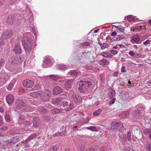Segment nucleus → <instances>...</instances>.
<instances>
[{
  "instance_id": "f257e3e1",
  "label": "nucleus",
  "mask_w": 151,
  "mask_h": 151,
  "mask_svg": "<svg viewBox=\"0 0 151 151\" xmlns=\"http://www.w3.org/2000/svg\"><path fill=\"white\" fill-rule=\"evenodd\" d=\"M22 42L26 52H29L32 47V41L29 38L24 37L22 38Z\"/></svg>"
},
{
  "instance_id": "f03ea898",
  "label": "nucleus",
  "mask_w": 151,
  "mask_h": 151,
  "mask_svg": "<svg viewBox=\"0 0 151 151\" xmlns=\"http://www.w3.org/2000/svg\"><path fill=\"white\" fill-rule=\"evenodd\" d=\"M52 103L53 104L57 105L58 106L63 107L66 106L68 103L67 102L63 101L60 97L53 99Z\"/></svg>"
},
{
  "instance_id": "7ed1b4c3",
  "label": "nucleus",
  "mask_w": 151,
  "mask_h": 151,
  "mask_svg": "<svg viewBox=\"0 0 151 151\" xmlns=\"http://www.w3.org/2000/svg\"><path fill=\"white\" fill-rule=\"evenodd\" d=\"M91 85V83L90 81H85L81 82V83L79 84V90L81 92L84 93Z\"/></svg>"
},
{
  "instance_id": "20e7f679",
  "label": "nucleus",
  "mask_w": 151,
  "mask_h": 151,
  "mask_svg": "<svg viewBox=\"0 0 151 151\" xmlns=\"http://www.w3.org/2000/svg\"><path fill=\"white\" fill-rule=\"evenodd\" d=\"M51 92L49 90H45L42 93L40 96V99L43 101H45L49 100L51 95Z\"/></svg>"
},
{
  "instance_id": "39448f33",
  "label": "nucleus",
  "mask_w": 151,
  "mask_h": 151,
  "mask_svg": "<svg viewBox=\"0 0 151 151\" xmlns=\"http://www.w3.org/2000/svg\"><path fill=\"white\" fill-rule=\"evenodd\" d=\"M13 33L11 29L7 30L4 31L2 35L0 40H3L6 39L9 37H12L13 35Z\"/></svg>"
},
{
  "instance_id": "423d86ee",
  "label": "nucleus",
  "mask_w": 151,
  "mask_h": 151,
  "mask_svg": "<svg viewBox=\"0 0 151 151\" xmlns=\"http://www.w3.org/2000/svg\"><path fill=\"white\" fill-rule=\"evenodd\" d=\"M52 60V58L51 57L46 56L42 63V67L46 68L50 67Z\"/></svg>"
},
{
  "instance_id": "0eeeda50",
  "label": "nucleus",
  "mask_w": 151,
  "mask_h": 151,
  "mask_svg": "<svg viewBox=\"0 0 151 151\" xmlns=\"http://www.w3.org/2000/svg\"><path fill=\"white\" fill-rule=\"evenodd\" d=\"M24 86L27 88H31L34 85V82L29 79H26L22 82Z\"/></svg>"
},
{
  "instance_id": "6e6552de",
  "label": "nucleus",
  "mask_w": 151,
  "mask_h": 151,
  "mask_svg": "<svg viewBox=\"0 0 151 151\" xmlns=\"http://www.w3.org/2000/svg\"><path fill=\"white\" fill-rule=\"evenodd\" d=\"M72 99L75 104L77 105L80 104L82 101V98L78 95H73L72 96Z\"/></svg>"
},
{
  "instance_id": "1a4fd4ad",
  "label": "nucleus",
  "mask_w": 151,
  "mask_h": 151,
  "mask_svg": "<svg viewBox=\"0 0 151 151\" xmlns=\"http://www.w3.org/2000/svg\"><path fill=\"white\" fill-rule=\"evenodd\" d=\"M6 101L9 104H11L14 102V97L12 94H8L6 98Z\"/></svg>"
},
{
  "instance_id": "9d476101",
  "label": "nucleus",
  "mask_w": 151,
  "mask_h": 151,
  "mask_svg": "<svg viewBox=\"0 0 151 151\" xmlns=\"http://www.w3.org/2000/svg\"><path fill=\"white\" fill-rule=\"evenodd\" d=\"M63 91L62 88L59 86H56L53 89V94L54 95H58L61 93Z\"/></svg>"
},
{
  "instance_id": "9b49d317",
  "label": "nucleus",
  "mask_w": 151,
  "mask_h": 151,
  "mask_svg": "<svg viewBox=\"0 0 151 151\" xmlns=\"http://www.w3.org/2000/svg\"><path fill=\"white\" fill-rule=\"evenodd\" d=\"M120 125V124L114 121L112 122L111 125V129L113 131H115L116 130H117V128Z\"/></svg>"
},
{
  "instance_id": "f8f14e48",
  "label": "nucleus",
  "mask_w": 151,
  "mask_h": 151,
  "mask_svg": "<svg viewBox=\"0 0 151 151\" xmlns=\"http://www.w3.org/2000/svg\"><path fill=\"white\" fill-rule=\"evenodd\" d=\"M18 138L16 137H14L12 139L6 141V142L8 145H13L18 142Z\"/></svg>"
},
{
  "instance_id": "ddd939ff",
  "label": "nucleus",
  "mask_w": 151,
  "mask_h": 151,
  "mask_svg": "<svg viewBox=\"0 0 151 151\" xmlns=\"http://www.w3.org/2000/svg\"><path fill=\"white\" fill-rule=\"evenodd\" d=\"M84 114L82 112H81L78 114H76L74 115V117L76 118V123L78 124L80 122L77 121H81V119L82 118V116H83Z\"/></svg>"
},
{
  "instance_id": "4468645a",
  "label": "nucleus",
  "mask_w": 151,
  "mask_h": 151,
  "mask_svg": "<svg viewBox=\"0 0 151 151\" xmlns=\"http://www.w3.org/2000/svg\"><path fill=\"white\" fill-rule=\"evenodd\" d=\"M15 19L13 16L10 15L8 16L7 18V23L10 24H12L14 23Z\"/></svg>"
},
{
  "instance_id": "2eb2a0df",
  "label": "nucleus",
  "mask_w": 151,
  "mask_h": 151,
  "mask_svg": "<svg viewBox=\"0 0 151 151\" xmlns=\"http://www.w3.org/2000/svg\"><path fill=\"white\" fill-rule=\"evenodd\" d=\"M50 78L53 81H57L59 79H63V77L59 75H52L49 76Z\"/></svg>"
},
{
  "instance_id": "dca6fc26",
  "label": "nucleus",
  "mask_w": 151,
  "mask_h": 151,
  "mask_svg": "<svg viewBox=\"0 0 151 151\" xmlns=\"http://www.w3.org/2000/svg\"><path fill=\"white\" fill-rule=\"evenodd\" d=\"M41 92L40 91H35L30 93V95L33 98H38L40 97Z\"/></svg>"
},
{
  "instance_id": "f3484780",
  "label": "nucleus",
  "mask_w": 151,
  "mask_h": 151,
  "mask_svg": "<svg viewBox=\"0 0 151 151\" xmlns=\"http://www.w3.org/2000/svg\"><path fill=\"white\" fill-rule=\"evenodd\" d=\"M78 73L77 71L74 70L70 71L68 73V75L72 77H76L77 76Z\"/></svg>"
},
{
  "instance_id": "a211bd4d",
  "label": "nucleus",
  "mask_w": 151,
  "mask_h": 151,
  "mask_svg": "<svg viewBox=\"0 0 151 151\" xmlns=\"http://www.w3.org/2000/svg\"><path fill=\"white\" fill-rule=\"evenodd\" d=\"M124 37L123 36V35H118L112 38L111 40L114 41L119 40L121 39H122Z\"/></svg>"
},
{
  "instance_id": "6ab92c4d",
  "label": "nucleus",
  "mask_w": 151,
  "mask_h": 151,
  "mask_svg": "<svg viewBox=\"0 0 151 151\" xmlns=\"http://www.w3.org/2000/svg\"><path fill=\"white\" fill-rule=\"evenodd\" d=\"M73 80H67L65 83V87L66 88H69L71 86V84Z\"/></svg>"
},
{
  "instance_id": "aec40b11",
  "label": "nucleus",
  "mask_w": 151,
  "mask_h": 151,
  "mask_svg": "<svg viewBox=\"0 0 151 151\" xmlns=\"http://www.w3.org/2000/svg\"><path fill=\"white\" fill-rule=\"evenodd\" d=\"M7 112L5 113L4 117L6 121L7 122H9L12 121V118L10 115L8 114H6Z\"/></svg>"
},
{
  "instance_id": "412c9836",
  "label": "nucleus",
  "mask_w": 151,
  "mask_h": 151,
  "mask_svg": "<svg viewBox=\"0 0 151 151\" xmlns=\"http://www.w3.org/2000/svg\"><path fill=\"white\" fill-rule=\"evenodd\" d=\"M62 109H60L59 108H55L51 110V113L54 115H55L57 113L63 111Z\"/></svg>"
},
{
  "instance_id": "4be33fe9",
  "label": "nucleus",
  "mask_w": 151,
  "mask_h": 151,
  "mask_svg": "<svg viewBox=\"0 0 151 151\" xmlns=\"http://www.w3.org/2000/svg\"><path fill=\"white\" fill-rule=\"evenodd\" d=\"M124 27H119L116 29V31L118 32V33H122L123 34V35L124 34Z\"/></svg>"
},
{
  "instance_id": "5701e85b",
  "label": "nucleus",
  "mask_w": 151,
  "mask_h": 151,
  "mask_svg": "<svg viewBox=\"0 0 151 151\" xmlns=\"http://www.w3.org/2000/svg\"><path fill=\"white\" fill-rule=\"evenodd\" d=\"M100 63L101 65L104 66L108 65L109 62L106 60L102 59L100 61Z\"/></svg>"
},
{
  "instance_id": "b1692460",
  "label": "nucleus",
  "mask_w": 151,
  "mask_h": 151,
  "mask_svg": "<svg viewBox=\"0 0 151 151\" xmlns=\"http://www.w3.org/2000/svg\"><path fill=\"white\" fill-rule=\"evenodd\" d=\"M129 114V112L127 111L122 112L120 115V116L122 117H125L128 116Z\"/></svg>"
},
{
  "instance_id": "393cba45",
  "label": "nucleus",
  "mask_w": 151,
  "mask_h": 151,
  "mask_svg": "<svg viewBox=\"0 0 151 151\" xmlns=\"http://www.w3.org/2000/svg\"><path fill=\"white\" fill-rule=\"evenodd\" d=\"M67 66L63 65H58L57 68L59 70H65L67 69Z\"/></svg>"
},
{
  "instance_id": "a878e982",
  "label": "nucleus",
  "mask_w": 151,
  "mask_h": 151,
  "mask_svg": "<svg viewBox=\"0 0 151 151\" xmlns=\"http://www.w3.org/2000/svg\"><path fill=\"white\" fill-rule=\"evenodd\" d=\"M151 133V129H146L143 131V134L146 136H148Z\"/></svg>"
},
{
  "instance_id": "bb28decb",
  "label": "nucleus",
  "mask_w": 151,
  "mask_h": 151,
  "mask_svg": "<svg viewBox=\"0 0 151 151\" xmlns=\"http://www.w3.org/2000/svg\"><path fill=\"white\" fill-rule=\"evenodd\" d=\"M19 46L17 44L15 45V46L13 49V51H14L15 54L16 55H18V53H19Z\"/></svg>"
},
{
  "instance_id": "cd10ccee",
  "label": "nucleus",
  "mask_w": 151,
  "mask_h": 151,
  "mask_svg": "<svg viewBox=\"0 0 151 151\" xmlns=\"http://www.w3.org/2000/svg\"><path fill=\"white\" fill-rule=\"evenodd\" d=\"M127 17V20L129 22H131L135 20V17L133 16L132 15H128Z\"/></svg>"
},
{
  "instance_id": "c85d7f7f",
  "label": "nucleus",
  "mask_w": 151,
  "mask_h": 151,
  "mask_svg": "<svg viewBox=\"0 0 151 151\" xmlns=\"http://www.w3.org/2000/svg\"><path fill=\"white\" fill-rule=\"evenodd\" d=\"M102 56L104 57L107 58H111V55L110 53L107 52H103L101 53Z\"/></svg>"
},
{
  "instance_id": "c756f323",
  "label": "nucleus",
  "mask_w": 151,
  "mask_h": 151,
  "mask_svg": "<svg viewBox=\"0 0 151 151\" xmlns=\"http://www.w3.org/2000/svg\"><path fill=\"white\" fill-rule=\"evenodd\" d=\"M8 127L7 126H4L0 128V132H4L8 129Z\"/></svg>"
},
{
  "instance_id": "7c9ffc66",
  "label": "nucleus",
  "mask_w": 151,
  "mask_h": 151,
  "mask_svg": "<svg viewBox=\"0 0 151 151\" xmlns=\"http://www.w3.org/2000/svg\"><path fill=\"white\" fill-rule=\"evenodd\" d=\"M133 40L136 42H137L140 40V38L137 35H136L133 36Z\"/></svg>"
},
{
  "instance_id": "2f4dec72",
  "label": "nucleus",
  "mask_w": 151,
  "mask_h": 151,
  "mask_svg": "<svg viewBox=\"0 0 151 151\" xmlns=\"http://www.w3.org/2000/svg\"><path fill=\"white\" fill-rule=\"evenodd\" d=\"M101 112L102 110L101 109H98L93 112V115L98 116V115L100 114L101 113Z\"/></svg>"
},
{
  "instance_id": "473e14b6",
  "label": "nucleus",
  "mask_w": 151,
  "mask_h": 151,
  "mask_svg": "<svg viewBox=\"0 0 151 151\" xmlns=\"http://www.w3.org/2000/svg\"><path fill=\"white\" fill-rule=\"evenodd\" d=\"M127 138L129 142H131L132 139H131V132L130 131H129L127 134Z\"/></svg>"
},
{
  "instance_id": "72a5a7b5",
  "label": "nucleus",
  "mask_w": 151,
  "mask_h": 151,
  "mask_svg": "<svg viewBox=\"0 0 151 151\" xmlns=\"http://www.w3.org/2000/svg\"><path fill=\"white\" fill-rule=\"evenodd\" d=\"M39 111L41 114H45L47 112V109L44 108H40L39 109Z\"/></svg>"
},
{
  "instance_id": "f704fd0d",
  "label": "nucleus",
  "mask_w": 151,
  "mask_h": 151,
  "mask_svg": "<svg viewBox=\"0 0 151 151\" xmlns=\"http://www.w3.org/2000/svg\"><path fill=\"white\" fill-rule=\"evenodd\" d=\"M14 85V83L13 82H11L8 85L7 87V89L9 90H12L13 87Z\"/></svg>"
},
{
  "instance_id": "c9c22d12",
  "label": "nucleus",
  "mask_w": 151,
  "mask_h": 151,
  "mask_svg": "<svg viewBox=\"0 0 151 151\" xmlns=\"http://www.w3.org/2000/svg\"><path fill=\"white\" fill-rule=\"evenodd\" d=\"M5 64L4 60L3 59H1L0 60V69L4 66Z\"/></svg>"
},
{
  "instance_id": "e433bc0d",
  "label": "nucleus",
  "mask_w": 151,
  "mask_h": 151,
  "mask_svg": "<svg viewBox=\"0 0 151 151\" xmlns=\"http://www.w3.org/2000/svg\"><path fill=\"white\" fill-rule=\"evenodd\" d=\"M19 105H20L21 103H22L21 105L22 106H19V109H23V108L24 109L25 106V104L24 103L23 101L21 100H19Z\"/></svg>"
},
{
  "instance_id": "4c0bfd02",
  "label": "nucleus",
  "mask_w": 151,
  "mask_h": 151,
  "mask_svg": "<svg viewBox=\"0 0 151 151\" xmlns=\"http://www.w3.org/2000/svg\"><path fill=\"white\" fill-rule=\"evenodd\" d=\"M146 26H137L136 27V28L138 30L141 29H145Z\"/></svg>"
},
{
  "instance_id": "58836bf2",
  "label": "nucleus",
  "mask_w": 151,
  "mask_h": 151,
  "mask_svg": "<svg viewBox=\"0 0 151 151\" xmlns=\"http://www.w3.org/2000/svg\"><path fill=\"white\" fill-rule=\"evenodd\" d=\"M86 128L88 130H90L92 131H96V127L93 126H90L88 127H87Z\"/></svg>"
},
{
  "instance_id": "ea45409f",
  "label": "nucleus",
  "mask_w": 151,
  "mask_h": 151,
  "mask_svg": "<svg viewBox=\"0 0 151 151\" xmlns=\"http://www.w3.org/2000/svg\"><path fill=\"white\" fill-rule=\"evenodd\" d=\"M109 94L111 95V96H114L116 94L115 91L113 89H111L109 92Z\"/></svg>"
},
{
  "instance_id": "a19ab883",
  "label": "nucleus",
  "mask_w": 151,
  "mask_h": 151,
  "mask_svg": "<svg viewBox=\"0 0 151 151\" xmlns=\"http://www.w3.org/2000/svg\"><path fill=\"white\" fill-rule=\"evenodd\" d=\"M66 134V133L65 132H58L54 134L57 136H63L65 135Z\"/></svg>"
},
{
  "instance_id": "79ce46f5",
  "label": "nucleus",
  "mask_w": 151,
  "mask_h": 151,
  "mask_svg": "<svg viewBox=\"0 0 151 151\" xmlns=\"http://www.w3.org/2000/svg\"><path fill=\"white\" fill-rule=\"evenodd\" d=\"M74 107L73 105V104H71L69 105L68 107L67 108H65V110L66 111H69Z\"/></svg>"
},
{
  "instance_id": "37998d69",
  "label": "nucleus",
  "mask_w": 151,
  "mask_h": 151,
  "mask_svg": "<svg viewBox=\"0 0 151 151\" xmlns=\"http://www.w3.org/2000/svg\"><path fill=\"white\" fill-rule=\"evenodd\" d=\"M50 151H57V148L56 146H54L50 148Z\"/></svg>"
},
{
  "instance_id": "c03bdc74",
  "label": "nucleus",
  "mask_w": 151,
  "mask_h": 151,
  "mask_svg": "<svg viewBox=\"0 0 151 151\" xmlns=\"http://www.w3.org/2000/svg\"><path fill=\"white\" fill-rule=\"evenodd\" d=\"M133 114L134 115H136L137 114V115L138 114L139 115V114L140 113V111L139 110H134L133 112Z\"/></svg>"
},
{
  "instance_id": "a18cd8bd",
  "label": "nucleus",
  "mask_w": 151,
  "mask_h": 151,
  "mask_svg": "<svg viewBox=\"0 0 151 151\" xmlns=\"http://www.w3.org/2000/svg\"><path fill=\"white\" fill-rule=\"evenodd\" d=\"M19 1H18V0H16V1H13L12 0H11L9 1V3L11 4H15V5H16V4H17L16 3H17V4H18ZM15 6L16 7L18 6H17V5H15Z\"/></svg>"
},
{
  "instance_id": "49530a36",
  "label": "nucleus",
  "mask_w": 151,
  "mask_h": 151,
  "mask_svg": "<svg viewBox=\"0 0 151 151\" xmlns=\"http://www.w3.org/2000/svg\"><path fill=\"white\" fill-rule=\"evenodd\" d=\"M108 47V45L106 43H103L101 45V47L102 49H104Z\"/></svg>"
},
{
  "instance_id": "de8ad7c7",
  "label": "nucleus",
  "mask_w": 151,
  "mask_h": 151,
  "mask_svg": "<svg viewBox=\"0 0 151 151\" xmlns=\"http://www.w3.org/2000/svg\"><path fill=\"white\" fill-rule=\"evenodd\" d=\"M31 32H33V33L35 35V36L36 37V36L37 35V32L36 30V29L34 28H32L31 29Z\"/></svg>"
},
{
  "instance_id": "09e8293b",
  "label": "nucleus",
  "mask_w": 151,
  "mask_h": 151,
  "mask_svg": "<svg viewBox=\"0 0 151 151\" xmlns=\"http://www.w3.org/2000/svg\"><path fill=\"white\" fill-rule=\"evenodd\" d=\"M136 107L137 108H139V107L141 108L142 110H144L145 109L144 107L142 105L140 104V105H137Z\"/></svg>"
},
{
  "instance_id": "8fccbe9b",
  "label": "nucleus",
  "mask_w": 151,
  "mask_h": 151,
  "mask_svg": "<svg viewBox=\"0 0 151 151\" xmlns=\"http://www.w3.org/2000/svg\"><path fill=\"white\" fill-rule=\"evenodd\" d=\"M139 127L136 126H134L133 128V129L134 130L136 129V130L137 131L139 130V133L140 134L141 131L139 130Z\"/></svg>"
},
{
  "instance_id": "3c124183",
  "label": "nucleus",
  "mask_w": 151,
  "mask_h": 151,
  "mask_svg": "<svg viewBox=\"0 0 151 151\" xmlns=\"http://www.w3.org/2000/svg\"><path fill=\"white\" fill-rule=\"evenodd\" d=\"M118 51L117 50H112L111 51V54H114V55H115L117 53Z\"/></svg>"
},
{
  "instance_id": "603ef678",
  "label": "nucleus",
  "mask_w": 151,
  "mask_h": 151,
  "mask_svg": "<svg viewBox=\"0 0 151 151\" xmlns=\"http://www.w3.org/2000/svg\"><path fill=\"white\" fill-rule=\"evenodd\" d=\"M150 40H147L143 42V44L144 45H147L150 44Z\"/></svg>"
},
{
  "instance_id": "864d4df0",
  "label": "nucleus",
  "mask_w": 151,
  "mask_h": 151,
  "mask_svg": "<svg viewBox=\"0 0 151 151\" xmlns=\"http://www.w3.org/2000/svg\"><path fill=\"white\" fill-rule=\"evenodd\" d=\"M89 120H90L89 118L88 117H87L84 121V124L88 123V122L89 121Z\"/></svg>"
},
{
  "instance_id": "5fc2aeb1",
  "label": "nucleus",
  "mask_w": 151,
  "mask_h": 151,
  "mask_svg": "<svg viewBox=\"0 0 151 151\" xmlns=\"http://www.w3.org/2000/svg\"><path fill=\"white\" fill-rule=\"evenodd\" d=\"M129 54L132 56H134L135 55L134 53L132 51H130L129 52Z\"/></svg>"
},
{
  "instance_id": "6e6d98bb",
  "label": "nucleus",
  "mask_w": 151,
  "mask_h": 151,
  "mask_svg": "<svg viewBox=\"0 0 151 151\" xmlns=\"http://www.w3.org/2000/svg\"><path fill=\"white\" fill-rule=\"evenodd\" d=\"M36 135L35 134H32L30 135V136L29 137V139H33L36 137Z\"/></svg>"
},
{
  "instance_id": "4d7b16f0",
  "label": "nucleus",
  "mask_w": 151,
  "mask_h": 151,
  "mask_svg": "<svg viewBox=\"0 0 151 151\" xmlns=\"http://www.w3.org/2000/svg\"><path fill=\"white\" fill-rule=\"evenodd\" d=\"M117 32L116 31H114L111 34V35L112 36H116V35Z\"/></svg>"
},
{
  "instance_id": "13d9d810",
  "label": "nucleus",
  "mask_w": 151,
  "mask_h": 151,
  "mask_svg": "<svg viewBox=\"0 0 151 151\" xmlns=\"http://www.w3.org/2000/svg\"><path fill=\"white\" fill-rule=\"evenodd\" d=\"M115 101V99L114 98L113 99L111 100L110 102V104H112L114 103Z\"/></svg>"
},
{
  "instance_id": "bf43d9fd",
  "label": "nucleus",
  "mask_w": 151,
  "mask_h": 151,
  "mask_svg": "<svg viewBox=\"0 0 151 151\" xmlns=\"http://www.w3.org/2000/svg\"><path fill=\"white\" fill-rule=\"evenodd\" d=\"M125 68L124 66H122L121 68V72L122 73L125 72Z\"/></svg>"
},
{
  "instance_id": "052dcab7",
  "label": "nucleus",
  "mask_w": 151,
  "mask_h": 151,
  "mask_svg": "<svg viewBox=\"0 0 151 151\" xmlns=\"http://www.w3.org/2000/svg\"><path fill=\"white\" fill-rule=\"evenodd\" d=\"M18 60V59H17V61H16L15 59H14V61H13L12 62V63L13 64H16L17 63H18V61L17 60Z\"/></svg>"
},
{
  "instance_id": "680f3d73",
  "label": "nucleus",
  "mask_w": 151,
  "mask_h": 151,
  "mask_svg": "<svg viewBox=\"0 0 151 151\" xmlns=\"http://www.w3.org/2000/svg\"><path fill=\"white\" fill-rule=\"evenodd\" d=\"M148 150L149 151H151V143L150 144H149L148 145Z\"/></svg>"
},
{
  "instance_id": "e2e57ef3",
  "label": "nucleus",
  "mask_w": 151,
  "mask_h": 151,
  "mask_svg": "<svg viewBox=\"0 0 151 151\" xmlns=\"http://www.w3.org/2000/svg\"><path fill=\"white\" fill-rule=\"evenodd\" d=\"M83 46H89V44L88 42H85L83 43L82 44Z\"/></svg>"
},
{
  "instance_id": "0e129e2a",
  "label": "nucleus",
  "mask_w": 151,
  "mask_h": 151,
  "mask_svg": "<svg viewBox=\"0 0 151 151\" xmlns=\"http://www.w3.org/2000/svg\"><path fill=\"white\" fill-rule=\"evenodd\" d=\"M92 68V66L90 65L89 66H87L86 67V68L87 69H90Z\"/></svg>"
},
{
  "instance_id": "69168bd1",
  "label": "nucleus",
  "mask_w": 151,
  "mask_h": 151,
  "mask_svg": "<svg viewBox=\"0 0 151 151\" xmlns=\"http://www.w3.org/2000/svg\"><path fill=\"white\" fill-rule=\"evenodd\" d=\"M118 73L117 72H115L113 74V76L114 77L118 75Z\"/></svg>"
},
{
  "instance_id": "338daca9",
  "label": "nucleus",
  "mask_w": 151,
  "mask_h": 151,
  "mask_svg": "<svg viewBox=\"0 0 151 151\" xmlns=\"http://www.w3.org/2000/svg\"><path fill=\"white\" fill-rule=\"evenodd\" d=\"M4 0H0V6L2 5L4 3Z\"/></svg>"
},
{
  "instance_id": "774afa93",
  "label": "nucleus",
  "mask_w": 151,
  "mask_h": 151,
  "mask_svg": "<svg viewBox=\"0 0 151 151\" xmlns=\"http://www.w3.org/2000/svg\"><path fill=\"white\" fill-rule=\"evenodd\" d=\"M88 151H95V150L92 148H90Z\"/></svg>"
}]
</instances>
